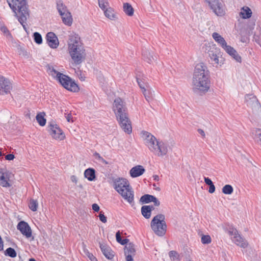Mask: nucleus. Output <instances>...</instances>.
I'll return each mask as SVG.
<instances>
[{
  "instance_id": "1",
  "label": "nucleus",
  "mask_w": 261,
  "mask_h": 261,
  "mask_svg": "<svg viewBox=\"0 0 261 261\" xmlns=\"http://www.w3.org/2000/svg\"><path fill=\"white\" fill-rule=\"evenodd\" d=\"M195 91L205 93L210 89V75L207 67L202 63L197 64L195 68L193 78Z\"/></svg>"
},
{
  "instance_id": "2",
  "label": "nucleus",
  "mask_w": 261,
  "mask_h": 261,
  "mask_svg": "<svg viewBox=\"0 0 261 261\" xmlns=\"http://www.w3.org/2000/svg\"><path fill=\"white\" fill-rule=\"evenodd\" d=\"M113 111L121 128L126 133L130 134L132 132L131 122L128 118L125 103L121 98L115 99Z\"/></svg>"
},
{
  "instance_id": "3",
  "label": "nucleus",
  "mask_w": 261,
  "mask_h": 261,
  "mask_svg": "<svg viewBox=\"0 0 261 261\" xmlns=\"http://www.w3.org/2000/svg\"><path fill=\"white\" fill-rule=\"evenodd\" d=\"M9 7L14 13L18 21L27 30V20L29 16L27 0H7Z\"/></svg>"
},
{
  "instance_id": "4",
  "label": "nucleus",
  "mask_w": 261,
  "mask_h": 261,
  "mask_svg": "<svg viewBox=\"0 0 261 261\" xmlns=\"http://www.w3.org/2000/svg\"><path fill=\"white\" fill-rule=\"evenodd\" d=\"M68 50L74 64H80L83 61L85 58V50L78 35H72L70 37Z\"/></svg>"
},
{
  "instance_id": "5",
  "label": "nucleus",
  "mask_w": 261,
  "mask_h": 261,
  "mask_svg": "<svg viewBox=\"0 0 261 261\" xmlns=\"http://www.w3.org/2000/svg\"><path fill=\"white\" fill-rule=\"evenodd\" d=\"M114 188L130 204L134 203V192L128 181L123 178H116L113 180Z\"/></svg>"
},
{
  "instance_id": "6",
  "label": "nucleus",
  "mask_w": 261,
  "mask_h": 261,
  "mask_svg": "<svg viewBox=\"0 0 261 261\" xmlns=\"http://www.w3.org/2000/svg\"><path fill=\"white\" fill-rule=\"evenodd\" d=\"M47 71L61 85L68 91L76 92L79 90L78 85L74 81L67 75L56 70L53 66H48Z\"/></svg>"
},
{
  "instance_id": "7",
  "label": "nucleus",
  "mask_w": 261,
  "mask_h": 261,
  "mask_svg": "<svg viewBox=\"0 0 261 261\" xmlns=\"http://www.w3.org/2000/svg\"><path fill=\"white\" fill-rule=\"evenodd\" d=\"M165 219L164 215L159 214L154 217L151 221V229L159 236H163L166 232L167 225Z\"/></svg>"
},
{
  "instance_id": "8",
  "label": "nucleus",
  "mask_w": 261,
  "mask_h": 261,
  "mask_svg": "<svg viewBox=\"0 0 261 261\" xmlns=\"http://www.w3.org/2000/svg\"><path fill=\"white\" fill-rule=\"evenodd\" d=\"M225 229L227 231L228 233L230 236L231 239L233 243L242 248H245L247 247L248 243L238 232L236 228L231 225L228 224L225 226Z\"/></svg>"
},
{
  "instance_id": "9",
  "label": "nucleus",
  "mask_w": 261,
  "mask_h": 261,
  "mask_svg": "<svg viewBox=\"0 0 261 261\" xmlns=\"http://www.w3.org/2000/svg\"><path fill=\"white\" fill-rule=\"evenodd\" d=\"M213 11L217 16H222L225 14V8L222 0H206Z\"/></svg>"
},
{
  "instance_id": "10",
  "label": "nucleus",
  "mask_w": 261,
  "mask_h": 261,
  "mask_svg": "<svg viewBox=\"0 0 261 261\" xmlns=\"http://www.w3.org/2000/svg\"><path fill=\"white\" fill-rule=\"evenodd\" d=\"M209 61L213 66L218 67L223 64L221 60L219 59L220 49L215 46L211 47L208 51Z\"/></svg>"
},
{
  "instance_id": "11",
  "label": "nucleus",
  "mask_w": 261,
  "mask_h": 261,
  "mask_svg": "<svg viewBox=\"0 0 261 261\" xmlns=\"http://www.w3.org/2000/svg\"><path fill=\"white\" fill-rule=\"evenodd\" d=\"M48 131L55 139L63 140L65 137L63 131L55 122H52L48 125Z\"/></svg>"
},
{
  "instance_id": "12",
  "label": "nucleus",
  "mask_w": 261,
  "mask_h": 261,
  "mask_svg": "<svg viewBox=\"0 0 261 261\" xmlns=\"http://www.w3.org/2000/svg\"><path fill=\"white\" fill-rule=\"evenodd\" d=\"M12 88V86L10 81L3 76L0 75V95L9 93Z\"/></svg>"
},
{
  "instance_id": "13",
  "label": "nucleus",
  "mask_w": 261,
  "mask_h": 261,
  "mask_svg": "<svg viewBox=\"0 0 261 261\" xmlns=\"http://www.w3.org/2000/svg\"><path fill=\"white\" fill-rule=\"evenodd\" d=\"M169 145L167 143L163 141L157 142L156 148L153 153L159 156L166 155L168 151Z\"/></svg>"
},
{
  "instance_id": "14",
  "label": "nucleus",
  "mask_w": 261,
  "mask_h": 261,
  "mask_svg": "<svg viewBox=\"0 0 261 261\" xmlns=\"http://www.w3.org/2000/svg\"><path fill=\"white\" fill-rule=\"evenodd\" d=\"M17 228L26 238H29L32 236V230L26 222L20 221L17 226Z\"/></svg>"
},
{
  "instance_id": "15",
  "label": "nucleus",
  "mask_w": 261,
  "mask_h": 261,
  "mask_svg": "<svg viewBox=\"0 0 261 261\" xmlns=\"http://www.w3.org/2000/svg\"><path fill=\"white\" fill-rule=\"evenodd\" d=\"M45 38L47 44L50 48L55 49L59 46L58 38L54 33L51 32L47 33Z\"/></svg>"
},
{
  "instance_id": "16",
  "label": "nucleus",
  "mask_w": 261,
  "mask_h": 261,
  "mask_svg": "<svg viewBox=\"0 0 261 261\" xmlns=\"http://www.w3.org/2000/svg\"><path fill=\"white\" fill-rule=\"evenodd\" d=\"M245 101L247 105L252 108L261 107L256 97L253 94H246L245 96Z\"/></svg>"
},
{
  "instance_id": "17",
  "label": "nucleus",
  "mask_w": 261,
  "mask_h": 261,
  "mask_svg": "<svg viewBox=\"0 0 261 261\" xmlns=\"http://www.w3.org/2000/svg\"><path fill=\"white\" fill-rule=\"evenodd\" d=\"M222 48L237 62L239 63L241 62L242 59L241 56L232 47L226 44Z\"/></svg>"
},
{
  "instance_id": "18",
  "label": "nucleus",
  "mask_w": 261,
  "mask_h": 261,
  "mask_svg": "<svg viewBox=\"0 0 261 261\" xmlns=\"http://www.w3.org/2000/svg\"><path fill=\"white\" fill-rule=\"evenodd\" d=\"M145 172L142 166L137 165L133 167L129 171L131 177L135 178L142 175Z\"/></svg>"
},
{
  "instance_id": "19",
  "label": "nucleus",
  "mask_w": 261,
  "mask_h": 261,
  "mask_svg": "<svg viewBox=\"0 0 261 261\" xmlns=\"http://www.w3.org/2000/svg\"><path fill=\"white\" fill-rule=\"evenodd\" d=\"M99 247L100 249L106 258L111 259L113 256L114 254L111 249L105 245L99 243Z\"/></svg>"
},
{
  "instance_id": "20",
  "label": "nucleus",
  "mask_w": 261,
  "mask_h": 261,
  "mask_svg": "<svg viewBox=\"0 0 261 261\" xmlns=\"http://www.w3.org/2000/svg\"><path fill=\"white\" fill-rule=\"evenodd\" d=\"M212 37L214 40L220 45L221 47H223L227 44L224 38L220 35L219 33L214 32L212 34Z\"/></svg>"
},
{
  "instance_id": "21",
  "label": "nucleus",
  "mask_w": 261,
  "mask_h": 261,
  "mask_svg": "<svg viewBox=\"0 0 261 261\" xmlns=\"http://www.w3.org/2000/svg\"><path fill=\"white\" fill-rule=\"evenodd\" d=\"M154 210L152 205H144L141 207V213L146 219H149L151 214V211Z\"/></svg>"
},
{
  "instance_id": "22",
  "label": "nucleus",
  "mask_w": 261,
  "mask_h": 261,
  "mask_svg": "<svg viewBox=\"0 0 261 261\" xmlns=\"http://www.w3.org/2000/svg\"><path fill=\"white\" fill-rule=\"evenodd\" d=\"M84 176L89 181H94L95 178V170L93 168H88L84 172Z\"/></svg>"
},
{
  "instance_id": "23",
  "label": "nucleus",
  "mask_w": 261,
  "mask_h": 261,
  "mask_svg": "<svg viewBox=\"0 0 261 261\" xmlns=\"http://www.w3.org/2000/svg\"><path fill=\"white\" fill-rule=\"evenodd\" d=\"M142 56L144 59L149 63H152L153 60H155L157 59V57L156 56L153 57L151 54L150 52L146 49L143 50Z\"/></svg>"
},
{
  "instance_id": "24",
  "label": "nucleus",
  "mask_w": 261,
  "mask_h": 261,
  "mask_svg": "<svg viewBox=\"0 0 261 261\" xmlns=\"http://www.w3.org/2000/svg\"><path fill=\"white\" fill-rule=\"evenodd\" d=\"M61 16L62 21L65 24L68 26H70L72 24V18L71 13L69 11Z\"/></svg>"
},
{
  "instance_id": "25",
  "label": "nucleus",
  "mask_w": 261,
  "mask_h": 261,
  "mask_svg": "<svg viewBox=\"0 0 261 261\" xmlns=\"http://www.w3.org/2000/svg\"><path fill=\"white\" fill-rule=\"evenodd\" d=\"M104 11L105 15L108 18L111 20H115L116 18L114 10L111 7H108Z\"/></svg>"
},
{
  "instance_id": "26",
  "label": "nucleus",
  "mask_w": 261,
  "mask_h": 261,
  "mask_svg": "<svg viewBox=\"0 0 261 261\" xmlns=\"http://www.w3.org/2000/svg\"><path fill=\"white\" fill-rule=\"evenodd\" d=\"M252 11L248 7H243L240 12V15L244 19L249 18L251 16Z\"/></svg>"
},
{
  "instance_id": "27",
  "label": "nucleus",
  "mask_w": 261,
  "mask_h": 261,
  "mask_svg": "<svg viewBox=\"0 0 261 261\" xmlns=\"http://www.w3.org/2000/svg\"><path fill=\"white\" fill-rule=\"evenodd\" d=\"M136 249L135 245L133 243H129L125 246L124 254L135 255Z\"/></svg>"
},
{
  "instance_id": "28",
  "label": "nucleus",
  "mask_w": 261,
  "mask_h": 261,
  "mask_svg": "<svg viewBox=\"0 0 261 261\" xmlns=\"http://www.w3.org/2000/svg\"><path fill=\"white\" fill-rule=\"evenodd\" d=\"M57 7L60 15H63L66 12H68L66 6L63 5L62 2L60 1L57 2Z\"/></svg>"
},
{
  "instance_id": "29",
  "label": "nucleus",
  "mask_w": 261,
  "mask_h": 261,
  "mask_svg": "<svg viewBox=\"0 0 261 261\" xmlns=\"http://www.w3.org/2000/svg\"><path fill=\"white\" fill-rule=\"evenodd\" d=\"M141 136L144 140L145 144H146L149 142V141L152 139L153 140L154 138H155L153 135L146 131H142L141 132Z\"/></svg>"
},
{
  "instance_id": "30",
  "label": "nucleus",
  "mask_w": 261,
  "mask_h": 261,
  "mask_svg": "<svg viewBox=\"0 0 261 261\" xmlns=\"http://www.w3.org/2000/svg\"><path fill=\"white\" fill-rule=\"evenodd\" d=\"M123 11L128 16H132L134 14V9L132 6L128 3L123 4Z\"/></svg>"
},
{
  "instance_id": "31",
  "label": "nucleus",
  "mask_w": 261,
  "mask_h": 261,
  "mask_svg": "<svg viewBox=\"0 0 261 261\" xmlns=\"http://www.w3.org/2000/svg\"><path fill=\"white\" fill-rule=\"evenodd\" d=\"M154 196L149 194H145L142 196L140 198V201L142 203H148L152 202Z\"/></svg>"
},
{
  "instance_id": "32",
  "label": "nucleus",
  "mask_w": 261,
  "mask_h": 261,
  "mask_svg": "<svg viewBox=\"0 0 261 261\" xmlns=\"http://www.w3.org/2000/svg\"><path fill=\"white\" fill-rule=\"evenodd\" d=\"M159 142L156 138H154V139H152L145 144L147 147H148L149 149L152 152H153V151L155 150V148H156V142Z\"/></svg>"
},
{
  "instance_id": "33",
  "label": "nucleus",
  "mask_w": 261,
  "mask_h": 261,
  "mask_svg": "<svg viewBox=\"0 0 261 261\" xmlns=\"http://www.w3.org/2000/svg\"><path fill=\"white\" fill-rule=\"evenodd\" d=\"M5 255L12 258H14L17 256V253L14 249L9 247L5 251Z\"/></svg>"
},
{
  "instance_id": "34",
  "label": "nucleus",
  "mask_w": 261,
  "mask_h": 261,
  "mask_svg": "<svg viewBox=\"0 0 261 261\" xmlns=\"http://www.w3.org/2000/svg\"><path fill=\"white\" fill-rule=\"evenodd\" d=\"M36 118L40 126H43L45 125L46 119L44 118V116L42 114H38L36 117Z\"/></svg>"
},
{
  "instance_id": "35",
  "label": "nucleus",
  "mask_w": 261,
  "mask_h": 261,
  "mask_svg": "<svg viewBox=\"0 0 261 261\" xmlns=\"http://www.w3.org/2000/svg\"><path fill=\"white\" fill-rule=\"evenodd\" d=\"M99 7L103 10H105L106 9L109 7V3L107 0H98Z\"/></svg>"
},
{
  "instance_id": "36",
  "label": "nucleus",
  "mask_w": 261,
  "mask_h": 261,
  "mask_svg": "<svg viewBox=\"0 0 261 261\" xmlns=\"http://www.w3.org/2000/svg\"><path fill=\"white\" fill-rule=\"evenodd\" d=\"M233 190L232 187L230 185H226L222 188V192L225 194H231Z\"/></svg>"
},
{
  "instance_id": "37",
  "label": "nucleus",
  "mask_w": 261,
  "mask_h": 261,
  "mask_svg": "<svg viewBox=\"0 0 261 261\" xmlns=\"http://www.w3.org/2000/svg\"><path fill=\"white\" fill-rule=\"evenodd\" d=\"M33 38L34 41L38 44H40L42 43V38L40 33L38 32H35L33 34Z\"/></svg>"
},
{
  "instance_id": "38",
  "label": "nucleus",
  "mask_w": 261,
  "mask_h": 261,
  "mask_svg": "<svg viewBox=\"0 0 261 261\" xmlns=\"http://www.w3.org/2000/svg\"><path fill=\"white\" fill-rule=\"evenodd\" d=\"M169 255L173 261H177L179 259V255L176 251H170L169 252Z\"/></svg>"
},
{
  "instance_id": "39",
  "label": "nucleus",
  "mask_w": 261,
  "mask_h": 261,
  "mask_svg": "<svg viewBox=\"0 0 261 261\" xmlns=\"http://www.w3.org/2000/svg\"><path fill=\"white\" fill-rule=\"evenodd\" d=\"M30 208L33 212H35L37 210L38 207V202L37 200L34 199H32L30 201L29 204Z\"/></svg>"
},
{
  "instance_id": "40",
  "label": "nucleus",
  "mask_w": 261,
  "mask_h": 261,
  "mask_svg": "<svg viewBox=\"0 0 261 261\" xmlns=\"http://www.w3.org/2000/svg\"><path fill=\"white\" fill-rule=\"evenodd\" d=\"M201 242L204 244H208L211 242V237L208 235H203L201 237Z\"/></svg>"
},
{
  "instance_id": "41",
  "label": "nucleus",
  "mask_w": 261,
  "mask_h": 261,
  "mask_svg": "<svg viewBox=\"0 0 261 261\" xmlns=\"http://www.w3.org/2000/svg\"><path fill=\"white\" fill-rule=\"evenodd\" d=\"M94 156L95 158L99 162L103 163L105 164H107L108 162L99 154V153L97 152H95L94 153Z\"/></svg>"
},
{
  "instance_id": "42",
  "label": "nucleus",
  "mask_w": 261,
  "mask_h": 261,
  "mask_svg": "<svg viewBox=\"0 0 261 261\" xmlns=\"http://www.w3.org/2000/svg\"><path fill=\"white\" fill-rule=\"evenodd\" d=\"M84 253L91 261H98L96 258L92 253H90L88 250L85 249Z\"/></svg>"
},
{
  "instance_id": "43",
  "label": "nucleus",
  "mask_w": 261,
  "mask_h": 261,
  "mask_svg": "<svg viewBox=\"0 0 261 261\" xmlns=\"http://www.w3.org/2000/svg\"><path fill=\"white\" fill-rule=\"evenodd\" d=\"M142 92H143L146 100L149 102L150 101V100L151 99L150 91L146 88V89H144V90H143Z\"/></svg>"
},
{
  "instance_id": "44",
  "label": "nucleus",
  "mask_w": 261,
  "mask_h": 261,
  "mask_svg": "<svg viewBox=\"0 0 261 261\" xmlns=\"http://www.w3.org/2000/svg\"><path fill=\"white\" fill-rule=\"evenodd\" d=\"M137 81L142 91L146 89L145 87V84L139 78L137 77Z\"/></svg>"
},
{
  "instance_id": "45",
  "label": "nucleus",
  "mask_w": 261,
  "mask_h": 261,
  "mask_svg": "<svg viewBox=\"0 0 261 261\" xmlns=\"http://www.w3.org/2000/svg\"><path fill=\"white\" fill-rule=\"evenodd\" d=\"M99 218L100 220L105 223L107 221V217L105 216L104 213L102 212H100L99 215Z\"/></svg>"
},
{
  "instance_id": "46",
  "label": "nucleus",
  "mask_w": 261,
  "mask_h": 261,
  "mask_svg": "<svg viewBox=\"0 0 261 261\" xmlns=\"http://www.w3.org/2000/svg\"><path fill=\"white\" fill-rule=\"evenodd\" d=\"M116 239L117 241L120 244V242L122 240V238L120 233L119 231L116 232Z\"/></svg>"
},
{
  "instance_id": "47",
  "label": "nucleus",
  "mask_w": 261,
  "mask_h": 261,
  "mask_svg": "<svg viewBox=\"0 0 261 261\" xmlns=\"http://www.w3.org/2000/svg\"><path fill=\"white\" fill-rule=\"evenodd\" d=\"M14 155L13 154H8L5 156V159L7 160L11 161L14 159Z\"/></svg>"
},
{
  "instance_id": "48",
  "label": "nucleus",
  "mask_w": 261,
  "mask_h": 261,
  "mask_svg": "<svg viewBox=\"0 0 261 261\" xmlns=\"http://www.w3.org/2000/svg\"><path fill=\"white\" fill-rule=\"evenodd\" d=\"M126 256V261H133V256L134 255L124 254Z\"/></svg>"
},
{
  "instance_id": "49",
  "label": "nucleus",
  "mask_w": 261,
  "mask_h": 261,
  "mask_svg": "<svg viewBox=\"0 0 261 261\" xmlns=\"http://www.w3.org/2000/svg\"><path fill=\"white\" fill-rule=\"evenodd\" d=\"M92 210L95 212H98L99 211V206L96 203H94L92 205Z\"/></svg>"
},
{
  "instance_id": "50",
  "label": "nucleus",
  "mask_w": 261,
  "mask_h": 261,
  "mask_svg": "<svg viewBox=\"0 0 261 261\" xmlns=\"http://www.w3.org/2000/svg\"><path fill=\"white\" fill-rule=\"evenodd\" d=\"M204 181L206 185L210 186L213 184V182H212L211 179L210 178H209L208 177H204Z\"/></svg>"
},
{
  "instance_id": "51",
  "label": "nucleus",
  "mask_w": 261,
  "mask_h": 261,
  "mask_svg": "<svg viewBox=\"0 0 261 261\" xmlns=\"http://www.w3.org/2000/svg\"><path fill=\"white\" fill-rule=\"evenodd\" d=\"M152 202H153L154 203V205L156 206H159L160 204V202L155 196H154Z\"/></svg>"
},
{
  "instance_id": "52",
  "label": "nucleus",
  "mask_w": 261,
  "mask_h": 261,
  "mask_svg": "<svg viewBox=\"0 0 261 261\" xmlns=\"http://www.w3.org/2000/svg\"><path fill=\"white\" fill-rule=\"evenodd\" d=\"M209 186H210L209 190H208L209 193H213L215 191V187L214 184L210 185Z\"/></svg>"
},
{
  "instance_id": "53",
  "label": "nucleus",
  "mask_w": 261,
  "mask_h": 261,
  "mask_svg": "<svg viewBox=\"0 0 261 261\" xmlns=\"http://www.w3.org/2000/svg\"><path fill=\"white\" fill-rule=\"evenodd\" d=\"M66 120L68 122H73V120H72V116L71 114H68L66 116Z\"/></svg>"
},
{
  "instance_id": "54",
  "label": "nucleus",
  "mask_w": 261,
  "mask_h": 261,
  "mask_svg": "<svg viewBox=\"0 0 261 261\" xmlns=\"http://www.w3.org/2000/svg\"><path fill=\"white\" fill-rule=\"evenodd\" d=\"M256 136L258 138H259L260 141L261 142V129H258L256 130Z\"/></svg>"
},
{
  "instance_id": "55",
  "label": "nucleus",
  "mask_w": 261,
  "mask_h": 261,
  "mask_svg": "<svg viewBox=\"0 0 261 261\" xmlns=\"http://www.w3.org/2000/svg\"><path fill=\"white\" fill-rule=\"evenodd\" d=\"M197 131H198V133L202 136V137H203V138L205 137V133L203 129L199 128L197 130Z\"/></svg>"
},
{
  "instance_id": "56",
  "label": "nucleus",
  "mask_w": 261,
  "mask_h": 261,
  "mask_svg": "<svg viewBox=\"0 0 261 261\" xmlns=\"http://www.w3.org/2000/svg\"><path fill=\"white\" fill-rule=\"evenodd\" d=\"M71 180L74 182L75 184H76L77 182V178L75 175H72L70 177Z\"/></svg>"
},
{
  "instance_id": "57",
  "label": "nucleus",
  "mask_w": 261,
  "mask_h": 261,
  "mask_svg": "<svg viewBox=\"0 0 261 261\" xmlns=\"http://www.w3.org/2000/svg\"><path fill=\"white\" fill-rule=\"evenodd\" d=\"M2 185H3V187H10V184L8 182V181L7 180H4V181H3V183H2Z\"/></svg>"
},
{
  "instance_id": "58",
  "label": "nucleus",
  "mask_w": 261,
  "mask_h": 261,
  "mask_svg": "<svg viewBox=\"0 0 261 261\" xmlns=\"http://www.w3.org/2000/svg\"><path fill=\"white\" fill-rule=\"evenodd\" d=\"M128 241V240L127 239H124L123 240L122 239L121 241L120 242V244L121 245H124L126 244L127 243Z\"/></svg>"
},
{
  "instance_id": "59",
  "label": "nucleus",
  "mask_w": 261,
  "mask_h": 261,
  "mask_svg": "<svg viewBox=\"0 0 261 261\" xmlns=\"http://www.w3.org/2000/svg\"><path fill=\"white\" fill-rule=\"evenodd\" d=\"M153 178L154 180L158 181L159 180V176L157 175H153Z\"/></svg>"
},
{
  "instance_id": "60",
  "label": "nucleus",
  "mask_w": 261,
  "mask_h": 261,
  "mask_svg": "<svg viewBox=\"0 0 261 261\" xmlns=\"http://www.w3.org/2000/svg\"><path fill=\"white\" fill-rule=\"evenodd\" d=\"M2 31H3L5 33H9V31L8 30H7V29L6 28H2Z\"/></svg>"
},
{
  "instance_id": "61",
  "label": "nucleus",
  "mask_w": 261,
  "mask_h": 261,
  "mask_svg": "<svg viewBox=\"0 0 261 261\" xmlns=\"http://www.w3.org/2000/svg\"><path fill=\"white\" fill-rule=\"evenodd\" d=\"M0 178L2 180V183H3V181H4V180H6L4 174H3L1 177H0Z\"/></svg>"
},
{
  "instance_id": "62",
  "label": "nucleus",
  "mask_w": 261,
  "mask_h": 261,
  "mask_svg": "<svg viewBox=\"0 0 261 261\" xmlns=\"http://www.w3.org/2000/svg\"><path fill=\"white\" fill-rule=\"evenodd\" d=\"M29 261H36L34 258H30Z\"/></svg>"
},
{
  "instance_id": "63",
  "label": "nucleus",
  "mask_w": 261,
  "mask_h": 261,
  "mask_svg": "<svg viewBox=\"0 0 261 261\" xmlns=\"http://www.w3.org/2000/svg\"><path fill=\"white\" fill-rule=\"evenodd\" d=\"M2 155V152L0 151V156H1Z\"/></svg>"
}]
</instances>
